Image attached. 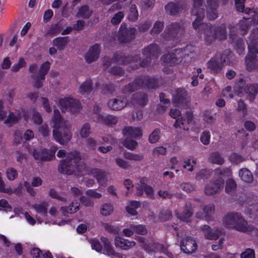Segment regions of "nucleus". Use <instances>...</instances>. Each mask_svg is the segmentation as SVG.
<instances>
[{"instance_id": "1", "label": "nucleus", "mask_w": 258, "mask_h": 258, "mask_svg": "<svg viewBox=\"0 0 258 258\" xmlns=\"http://www.w3.org/2000/svg\"><path fill=\"white\" fill-rule=\"evenodd\" d=\"M81 160L80 154L78 151L68 153L66 159L61 160L58 166V170L69 175H72L76 171L80 172L86 168L85 164Z\"/></svg>"}, {"instance_id": "2", "label": "nucleus", "mask_w": 258, "mask_h": 258, "mask_svg": "<svg viewBox=\"0 0 258 258\" xmlns=\"http://www.w3.org/2000/svg\"><path fill=\"white\" fill-rule=\"evenodd\" d=\"M53 137L56 142L61 145L68 143L72 138V134L69 131V125L61 117L60 113L56 109L53 110Z\"/></svg>"}, {"instance_id": "3", "label": "nucleus", "mask_w": 258, "mask_h": 258, "mask_svg": "<svg viewBox=\"0 0 258 258\" xmlns=\"http://www.w3.org/2000/svg\"><path fill=\"white\" fill-rule=\"evenodd\" d=\"M145 56L146 57L140 63H138L141 59L139 55L125 56L122 53L118 52L114 54L112 60L115 63L118 62L125 65L131 64L127 69L128 72H131L132 70L138 69L140 67H146L148 66L151 62V57L150 56Z\"/></svg>"}, {"instance_id": "4", "label": "nucleus", "mask_w": 258, "mask_h": 258, "mask_svg": "<svg viewBox=\"0 0 258 258\" xmlns=\"http://www.w3.org/2000/svg\"><path fill=\"white\" fill-rule=\"evenodd\" d=\"M195 29L204 34L205 39L209 44L217 39L223 40L226 38L227 35L224 26H212L210 23H202L200 22L198 27Z\"/></svg>"}, {"instance_id": "5", "label": "nucleus", "mask_w": 258, "mask_h": 258, "mask_svg": "<svg viewBox=\"0 0 258 258\" xmlns=\"http://www.w3.org/2000/svg\"><path fill=\"white\" fill-rule=\"evenodd\" d=\"M223 222L227 227L241 232L248 231L249 226L241 213L230 212L223 218Z\"/></svg>"}, {"instance_id": "6", "label": "nucleus", "mask_w": 258, "mask_h": 258, "mask_svg": "<svg viewBox=\"0 0 258 258\" xmlns=\"http://www.w3.org/2000/svg\"><path fill=\"white\" fill-rule=\"evenodd\" d=\"M184 33L185 27L182 23L172 22L166 26L161 35L166 40L177 41Z\"/></svg>"}, {"instance_id": "7", "label": "nucleus", "mask_w": 258, "mask_h": 258, "mask_svg": "<svg viewBox=\"0 0 258 258\" xmlns=\"http://www.w3.org/2000/svg\"><path fill=\"white\" fill-rule=\"evenodd\" d=\"M204 0H194L193 8L191 14L192 17H195V20L192 22V26L194 29H197L199 23L202 22L205 17V9L204 8Z\"/></svg>"}, {"instance_id": "8", "label": "nucleus", "mask_w": 258, "mask_h": 258, "mask_svg": "<svg viewBox=\"0 0 258 258\" xmlns=\"http://www.w3.org/2000/svg\"><path fill=\"white\" fill-rule=\"evenodd\" d=\"M173 103L178 107L187 109L190 106L189 98L187 91L182 88L175 90V94L173 95Z\"/></svg>"}, {"instance_id": "9", "label": "nucleus", "mask_w": 258, "mask_h": 258, "mask_svg": "<svg viewBox=\"0 0 258 258\" xmlns=\"http://www.w3.org/2000/svg\"><path fill=\"white\" fill-rule=\"evenodd\" d=\"M137 30L135 28H126L124 24L120 27L118 34V40L120 43H126L131 42L136 36Z\"/></svg>"}, {"instance_id": "10", "label": "nucleus", "mask_w": 258, "mask_h": 258, "mask_svg": "<svg viewBox=\"0 0 258 258\" xmlns=\"http://www.w3.org/2000/svg\"><path fill=\"white\" fill-rule=\"evenodd\" d=\"M59 104L62 110H69L72 113L78 111L81 107L80 102L76 99L66 97L59 100Z\"/></svg>"}, {"instance_id": "11", "label": "nucleus", "mask_w": 258, "mask_h": 258, "mask_svg": "<svg viewBox=\"0 0 258 258\" xmlns=\"http://www.w3.org/2000/svg\"><path fill=\"white\" fill-rule=\"evenodd\" d=\"M200 230L203 233L206 239H217L220 235L224 234V229L215 228L212 229L209 225H204L200 227Z\"/></svg>"}, {"instance_id": "12", "label": "nucleus", "mask_w": 258, "mask_h": 258, "mask_svg": "<svg viewBox=\"0 0 258 258\" xmlns=\"http://www.w3.org/2000/svg\"><path fill=\"white\" fill-rule=\"evenodd\" d=\"M224 180L218 177L216 180L211 181L204 188V192L207 196H213L218 192L223 187Z\"/></svg>"}, {"instance_id": "13", "label": "nucleus", "mask_w": 258, "mask_h": 258, "mask_svg": "<svg viewBox=\"0 0 258 258\" xmlns=\"http://www.w3.org/2000/svg\"><path fill=\"white\" fill-rule=\"evenodd\" d=\"M183 53L181 49H176L163 56L165 62L170 66L180 63L183 59Z\"/></svg>"}, {"instance_id": "14", "label": "nucleus", "mask_w": 258, "mask_h": 258, "mask_svg": "<svg viewBox=\"0 0 258 258\" xmlns=\"http://www.w3.org/2000/svg\"><path fill=\"white\" fill-rule=\"evenodd\" d=\"M100 240L103 244V253L111 258H122V254L115 251L114 247L107 238L102 236L101 237Z\"/></svg>"}, {"instance_id": "15", "label": "nucleus", "mask_w": 258, "mask_h": 258, "mask_svg": "<svg viewBox=\"0 0 258 258\" xmlns=\"http://www.w3.org/2000/svg\"><path fill=\"white\" fill-rule=\"evenodd\" d=\"M186 8L184 2H169L165 6L166 13L171 15L175 16L181 13Z\"/></svg>"}, {"instance_id": "16", "label": "nucleus", "mask_w": 258, "mask_h": 258, "mask_svg": "<svg viewBox=\"0 0 258 258\" xmlns=\"http://www.w3.org/2000/svg\"><path fill=\"white\" fill-rule=\"evenodd\" d=\"M181 250L186 253L190 254L197 249L196 241L189 237H185L180 242Z\"/></svg>"}, {"instance_id": "17", "label": "nucleus", "mask_w": 258, "mask_h": 258, "mask_svg": "<svg viewBox=\"0 0 258 258\" xmlns=\"http://www.w3.org/2000/svg\"><path fill=\"white\" fill-rule=\"evenodd\" d=\"M207 17L209 20H215L218 16V0H206Z\"/></svg>"}, {"instance_id": "18", "label": "nucleus", "mask_w": 258, "mask_h": 258, "mask_svg": "<svg viewBox=\"0 0 258 258\" xmlns=\"http://www.w3.org/2000/svg\"><path fill=\"white\" fill-rule=\"evenodd\" d=\"M248 48L251 53H258V30L253 29L247 40Z\"/></svg>"}, {"instance_id": "19", "label": "nucleus", "mask_w": 258, "mask_h": 258, "mask_svg": "<svg viewBox=\"0 0 258 258\" xmlns=\"http://www.w3.org/2000/svg\"><path fill=\"white\" fill-rule=\"evenodd\" d=\"M101 51V47L99 44L96 43L92 46L88 52L85 55L86 61L89 63H92L97 60L99 58Z\"/></svg>"}, {"instance_id": "20", "label": "nucleus", "mask_w": 258, "mask_h": 258, "mask_svg": "<svg viewBox=\"0 0 258 258\" xmlns=\"http://www.w3.org/2000/svg\"><path fill=\"white\" fill-rule=\"evenodd\" d=\"M127 104L125 97L118 96L110 99L108 102V106L111 110H120L124 108Z\"/></svg>"}, {"instance_id": "21", "label": "nucleus", "mask_w": 258, "mask_h": 258, "mask_svg": "<svg viewBox=\"0 0 258 258\" xmlns=\"http://www.w3.org/2000/svg\"><path fill=\"white\" fill-rule=\"evenodd\" d=\"M207 68L214 74H218L222 70L223 65L219 58V55H216L211 58L207 63Z\"/></svg>"}, {"instance_id": "22", "label": "nucleus", "mask_w": 258, "mask_h": 258, "mask_svg": "<svg viewBox=\"0 0 258 258\" xmlns=\"http://www.w3.org/2000/svg\"><path fill=\"white\" fill-rule=\"evenodd\" d=\"M141 88H144V82L142 78H138L133 82L125 86L122 89V92L126 94L131 93Z\"/></svg>"}, {"instance_id": "23", "label": "nucleus", "mask_w": 258, "mask_h": 258, "mask_svg": "<svg viewBox=\"0 0 258 258\" xmlns=\"http://www.w3.org/2000/svg\"><path fill=\"white\" fill-rule=\"evenodd\" d=\"M218 55L223 66L224 65L233 66L235 63V57L229 49H225Z\"/></svg>"}, {"instance_id": "24", "label": "nucleus", "mask_w": 258, "mask_h": 258, "mask_svg": "<svg viewBox=\"0 0 258 258\" xmlns=\"http://www.w3.org/2000/svg\"><path fill=\"white\" fill-rule=\"evenodd\" d=\"M114 241L115 246L122 250H128L136 244L134 241H130L119 236H115Z\"/></svg>"}, {"instance_id": "25", "label": "nucleus", "mask_w": 258, "mask_h": 258, "mask_svg": "<svg viewBox=\"0 0 258 258\" xmlns=\"http://www.w3.org/2000/svg\"><path fill=\"white\" fill-rule=\"evenodd\" d=\"M193 205L190 203H186L184 207V210L181 214L176 213V217L180 220L185 222H189L190 218L193 214Z\"/></svg>"}, {"instance_id": "26", "label": "nucleus", "mask_w": 258, "mask_h": 258, "mask_svg": "<svg viewBox=\"0 0 258 258\" xmlns=\"http://www.w3.org/2000/svg\"><path fill=\"white\" fill-rule=\"evenodd\" d=\"M254 54H247L245 57V67L248 72L258 70V58Z\"/></svg>"}, {"instance_id": "27", "label": "nucleus", "mask_w": 258, "mask_h": 258, "mask_svg": "<svg viewBox=\"0 0 258 258\" xmlns=\"http://www.w3.org/2000/svg\"><path fill=\"white\" fill-rule=\"evenodd\" d=\"M91 174L96 178L99 183L101 185H103L107 181V173L99 168H93L91 169Z\"/></svg>"}, {"instance_id": "28", "label": "nucleus", "mask_w": 258, "mask_h": 258, "mask_svg": "<svg viewBox=\"0 0 258 258\" xmlns=\"http://www.w3.org/2000/svg\"><path fill=\"white\" fill-rule=\"evenodd\" d=\"M122 133L123 136L127 138H136L142 135V131L139 127L132 126L125 127L122 131Z\"/></svg>"}, {"instance_id": "29", "label": "nucleus", "mask_w": 258, "mask_h": 258, "mask_svg": "<svg viewBox=\"0 0 258 258\" xmlns=\"http://www.w3.org/2000/svg\"><path fill=\"white\" fill-rule=\"evenodd\" d=\"M92 13L93 11L88 6L84 5L79 9L76 16L77 18L87 19L91 17Z\"/></svg>"}, {"instance_id": "30", "label": "nucleus", "mask_w": 258, "mask_h": 258, "mask_svg": "<svg viewBox=\"0 0 258 258\" xmlns=\"http://www.w3.org/2000/svg\"><path fill=\"white\" fill-rule=\"evenodd\" d=\"M232 43L234 49L239 55L243 53L245 45L243 39L235 36L232 38Z\"/></svg>"}, {"instance_id": "31", "label": "nucleus", "mask_w": 258, "mask_h": 258, "mask_svg": "<svg viewBox=\"0 0 258 258\" xmlns=\"http://www.w3.org/2000/svg\"><path fill=\"white\" fill-rule=\"evenodd\" d=\"M158 46L155 44H152L143 50L144 55L150 56L157 57L158 55Z\"/></svg>"}, {"instance_id": "32", "label": "nucleus", "mask_w": 258, "mask_h": 258, "mask_svg": "<svg viewBox=\"0 0 258 258\" xmlns=\"http://www.w3.org/2000/svg\"><path fill=\"white\" fill-rule=\"evenodd\" d=\"M209 161L212 164L221 165L224 163L225 160L221 153L218 152H214L210 154Z\"/></svg>"}, {"instance_id": "33", "label": "nucleus", "mask_w": 258, "mask_h": 258, "mask_svg": "<svg viewBox=\"0 0 258 258\" xmlns=\"http://www.w3.org/2000/svg\"><path fill=\"white\" fill-rule=\"evenodd\" d=\"M239 175L241 180L245 182L251 183L253 180L252 174L246 168L241 169L239 170Z\"/></svg>"}, {"instance_id": "34", "label": "nucleus", "mask_w": 258, "mask_h": 258, "mask_svg": "<svg viewBox=\"0 0 258 258\" xmlns=\"http://www.w3.org/2000/svg\"><path fill=\"white\" fill-rule=\"evenodd\" d=\"M79 206L78 202H72L69 207H62L61 210L64 216H67L68 214H73L78 211Z\"/></svg>"}, {"instance_id": "35", "label": "nucleus", "mask_w": 258, "mask_h": 258, "mask_svg": "<svg viewBox=\"0 0 258 258\" xmlns=\"http://www.w3.org/2000/svg\"><path fill=\"white\" fill-rule=\"evenodd\" d=\"M144 82V87L155 88L158 86V81L155 77L146 76L142 78Z\"/></svg>"}, {"instance_id": "36", "label": "nucleus", "mask_w": 258, "mask_h": 258, "mask_svg": "<svg viewBox=\"0 0 258 258\" xmlns=\"http://www.w3.org/2000/svg\"><path fill=\"white\" fill-rule=\"evenodd\" d=\"M148 244H145L144 249L148 252H156L159 247V243L156 242L152 238H147Z\"/></svg>"}, {"instance_id": "37", "label": "nucleus", "mask_w": 258, "mask_h": 258, "mask_svg": "<svg viewBox=\"0 0 258 258\" xmlns=\"http://www.w3.org/2000/svg\"><path fill=\"white\" fill-rule=\"evenodd\" d=\"M68 37H58L53 40V44L59 50L64 49L66 45L69 42Z\"/></svg>"}, {"instance_id": "38", "label": "nucleus", "mask_w": 258, "mask_h": 258, "mask_svg": "<svg viewBox=\"0 0 258 258\" xmlns=\"http://www.w3.org/2000/svg\"><path fill=\"white\" fill-rule=\"evenodd\" d=\"M32 208L39 214L43 216H46L47 214L48 204L46 202H42L40 204H35L32 206Z\"/></svg>"}, {"instance_id": "39", "label": "nucleus", "mask_w": 258, "mask_h": 258, "mask_svg": "<svg viewBox=\"0 0 258 258\" xmlns=\"http://www.w3.org/2000/svg\"><path fill=\"white\" fill-rule=\"evenodd\" d=\"M92 90V82L91 79H87L80 86L79 92L81 94L89 93Z\"/></svg>"}, {"instance_id": "40", "label": "nucleus", "mask_w": 258, "mask_h": 258, "mask_svg": "<svg viewBox=\"0 0 258 258\" xmlns=\"http://www.w3.org/2000/svg\"><path fill=\"white\" fill-rule=\"evenodd\" d=\"M244 90L247 94H249L252 99H254V96L258 93V84L247 85L245 87Z\"/></svg>"}, {"instance_id": "41", "label": "nucleus", "mask_w": 258, "mask_h": 258, "mask_svg": "<svg viewBox=\"0 0 258 258\" xmlns=\"http://www.w3.org/2000/svg\"><path fill=\"white\" fill-rule=\"evenodd\" d=\"M203 211H204L205 216H206V220L210 221L212 219V216L214 214L215 212V206L212 204H210L205 206L203 208Z\"/></svg>"}, {"instance_id": "42", "label": "nucleus", "mask_w": 258, "mask_h": 258, "mask_svg": "<svg viewBox=\"0 0 258 258\" xmlns=\"http://www.w3.org/2000/svg\"><path fill=\"white\" fill-rule=\"evenodd\" d=\"M161 131L160 128L155 129L148 137V141L150 144H155L160 139Z\"/></svg>"}, {"instance_id": "43", "label": "nucleus", "mask_w": 258, "mask_h": 258, "mask_svg": "<svg viewBox=\"0 0 258 258\" xmlns=\"http://www.w3.org/2000/svg\"><path fill=\"white\" fill-rule=\"evenodd\" d=\"M139 16L137 7L135 5H132L130 8L128 14V19L129 21L135 22L137 20Z\"/></svg>"}, {"instance_id": "44", "label": "nucleus", "mask_w": 258, "mask_h": 258, "mask_svg": "<svg viewBox=\"0 0 258 258\" xmlns=\"http://www.w3.org/2000/svg\"><path fill=\"white\" fill-rule=\"evenodd\" d=\"M164 26V23L163 21H157L153 26V27L150 31V33L152 35H157L159 34L163 30Z\"/></svg>"}, {"instance_id": "45", "label": "nucleus", "mask_w": 258, "mask_h": 258, "mask_svg": "<svg viewBox=\"0 0 258 258\" xmlns=\"http://www.w3.org/2000/svg\"><path fill=\"white\" fill-rule=\"evenodd\" d=\"M100 119L108 125L115 124L117 122V118L113 115H107L106 116H101Z\"/></svg>"}, {"instance_id": "46", "label": "nucleus", "mask_w": 258, "mask_h": 258, "mask_svg": "<svg viewBox=\"0 0 258 258\" xmlns=\"http://www.w3.org/2000/svg\"><path fill=\"white\" fill-rule=\"evenodd\" d=\"M215 176H230L232 174L231 170L229 168H217L214 170Z\"/></svg>"}, {"instance_id": "47", "label": "nucleus", "mask_w": 258, "mask_h": 258, "mask_svg": "<svg viewBox=\"0 0 258 258\" xmlns=\"http://www.w3.org/2000/svg\"><path fill=\"white\" fill-rule=\"evenodd\" d=\"M50 68V62L48 61H45L40 67L38 75L42 80L45 79V76L48 73Z\"/></svg>"}, {"instance_id": "48", "label": "nucleus", "mask_w": 258, "mask_h": 258, "mask_svg": "<svg viewBox=\"0 0 258 258\" xmlns=\"http://www.w3.org/2000/svg\"><path fill=\"white\" fill-rule=\"evenodd\" d=\"M236 184L232 178H228L226 182L225 191L227 194H232L235 190Z\"/></svg>"}, {"instance_id": "49", "label": "nucleus", "mask_w": 258, "mask_h": 258, "mask_svg": "<svg viewBox=\"0 0 258 258\" xmlns=\"http://www.w3.org/2000/svg\"><path fill=\"white\" fill-rule=\"evenodd\" d=\"M172 217L171 212L168 209H162L159 214V218L161 221L169 220Z\"/></svg>"}, {"instance_id": "50", "label": "nucleus", "mask_w": 258, "mask_h": 258, "mask_svg": "<svg viewBox=\"0 0 258 258\" xmlns=\"http://www.w3.org/2000/svg\"><path fill=\"white\" fill-rule=\"evenodd\" d=\"M137 103L142 106H144L148 102V96L145 94H137L134 96Z\"/></svg>"}, {"instance_id": "51", "label": "nucleus", "mask_w": 258, "mask_h": 258, "mask_svg": "<svg viewBox=\"0 0 258 258\" xmlns=\"http://www.w3.org/2000/svg\"><path fill=\"white\" fill-rule=\"evenodd\" d=\"M212 173V170L211 169H202L198 173H197L196 178L198 180L201 179H208L210 177Z\"/></svg>"}, {"instance_id": "52", "label": "nucleus", "mask_w": 258, "mask_h": 258, "mask_svg": "<svg viewBox=\"0 0 258 258\" xmlns=\"http://www.w3.org/2000/svg\"><path fill=\"white\" fill-rule=\"evenodd\" d=\"M122 144L126 148L131 150H134L138 145V143L136 141L127 137L122 142Z\"/></svg>"}, {"instance_id": "53", "label": "nucleus", "mask_w": 258, "mask_h": 258, "mask_svg": "<svg viewBox=\"0 0 258 258\" xmlns=\"http://www.w3.org/2000/svg\"><path fill=\"white\" fill-rule=\"evenodd\" d=\"M124 157L126 159L134 160L135 161H140L143 159V156L142 155L130 152H125L124 153Z\"/></svg>"}, {"instance_id": "54", "label": "nucleus", "mask_w": 258, "mask_h": 258, "mask_svg": "<svg viewBox=\"0 0 258 258\" xmlns=\"http://www.w3.org/2000/svg\"><path fill=\"white\" fill-rule=\"evenodd\" d=\"M131 228L133 230H134L136 233L140 235H145L148 232L145 226L143 225H132L131 226Z\"/></svg>"}, {"instance_id": "55", "label": "nucleus", "mask_w": 258, "mask_h": 258, "mask_svg": "<svg viewBox=\"0 0 258 258\" xmlns=\"http://www.w3.org/2000/svg\"><path fill=\"white\" fill-rule=\"evenodd\" d=\"M179 187L187 193L196 190V186L190 182H183L179 185Z\"/></svg>"}, {"instance_id": "56", "label": "nucleus", "mask_w": 258, "mask_h": 258, "mask_svg": "<svg viewBox=\"0 0 258 258\" xmlns=\"http://www.w3.org/2000/svg\"><path fill=\"white\" fill-rule=\"evenodd\" d=\"M113 210V206L110 204L106 203L102 205L100 212L102 215L106 216L109 215Z\"/></svg>"}, {"instance_id": "57", "label": "nucleus", "mask_w": 258, "mask_h": 258, "mask_svg": "<svg viewBox=\"0 0 258 258\" xmlns=\"http://www.w3.org/2000/svg\"><path fill=\"white\" fill-rule=\"evenodd\" d=\"M18 121V118L16 115L13 112H11L7 118L4 121V123L9 126L12 125Z\"/></svg>"}, {"instance_id": "58", "label": "nucleus", "mask_w": 258, "mask_h": 258, "mask_svg": "<svg viewBox=\"0 0 258 258\" xmlns=\"http://www.w3.org/2000/svg\"><path fill=\"white\" fill-rule=\"evenodd\" d=\"M91 133V127L88 123H85L80 131V134L82 138H87Z\"/></svg>"}, {"instance_id": "59", "label": "nucleus", "mask_w": 258, "mask_h": 258, "mask_svg": "<svg viewBox=\"0 0 258 258\" xmlns=\"http://www.w3.org/2000/svg\"><path fill=\"white\" fill-rule=\"evenodd\" d=\"M124 17V14L122 12L119 11L115 14L111 19V23L114 25H117L120 23Z\"/></svg>"}, {"instance_id": "60", "label": "nucleus", "mask_w": 258, "mask_h": 258, "mask_svg": "<svg viewBox=\"0 0 258 258\" xmlns=\"http://www.w3.org/2000/svg\"><path fill=\"white\" fill-rule=\"evenodd\" d=\"M7 177L9 180H14L18 177L17 171L14 168H8L6 172Z\"/></svg>"}, {"instance_id": "61", "label": "nucleus", "mask_w": 258, "mask_h": 258, "mask_svg": "<svg viewBox=\"0 0 258 258\" xmlns=\"http://www.w3.org/2000/svg\"><path fill=\"white\" fill-rule=\"evenodd\" d=\"M185 119L183 117H180L176 119L173 124V126L176 128H182L183 130H188V127L184 125Z\"/></svg>"}, {"instance_id": "62", "label": "nucleus", "mask_w": 258, "mask_h": 258, "mask_svg": "<svg viewBox=\"0 0 258 258\" xmlns=\"http://www.w3.org/2000/svg\"><path fill=\"white\" fill-rule=\"evenodd\" d=\"M240 258H255L254 250L251 248H246L240 254Z\"/></svg>"}, {"instance_id": "63", "label": "nucleus", "mask_w": 258, "mask_h": 258, "mask_svg": "<svg viewBox=\"0 0 258 258\" xmlns=\"http://www.w3.org/2000/svg\"><path fill=\"white\" fill-rule=\"evenodd\" d=\"M115 162L118 166L123 169H126L130 167V164L128 162L120 157H117Z\"/></svg>"}, {"instance_id": "64", "label": "nucleus", "mask_w": 258, "mask_h": 258, "mask_svg": "<svg viewBox=\"0 0 258 258\" xmlns=\"http://www.w3.org/2000/svg\"><path fill=\"white\" fill-rule=\"evenodd\" d=\"M102 226L105 230L109 233L115 234H117L119 232V229L117 227L109 225L108 223H103Z\"/></svg>"}]
</instances>
